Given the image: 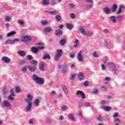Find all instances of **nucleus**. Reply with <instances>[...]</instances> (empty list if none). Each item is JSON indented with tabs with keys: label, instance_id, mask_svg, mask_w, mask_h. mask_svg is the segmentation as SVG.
I'll return each instance as SVG.
<instances>
[{
	"label": "nucleus",
	"instance_id": "1",
	"mask_svg": "<svg viewBox=\"0 0 125 125\" xmlns=\"http://www.w3.org/2000/svg\"><path fill=\"white\" fill-rule=\"evenodd\" d=\"M31 78L34 82L37 83V84L42 85L44 83V78L38 77L35 74H34Z\"/></svg>",
	"mask_w": 125,
	"mask_h": 125
},
{
	"label": "nucleus",
	"instance_id": "2",
	"mask_svg": "<svg viewBox=\"0 0 125 125\" xmlns=\"http://www.w3.org/2000/svg\"><path fill=\"white\" fill-rule=\"evenodd\" d=\"M62 54H63V50L62 49H57V53L55 55V61H59V59L62 56Z\"/></svg>",
	"mask_w": 125,
	"mask_h": 125
},
{
	"label": "nucleus",
	"instance_id": "3",
	"mask_svg": "<svg viewBox=\"0 0 125 125\" xmlns=\"http://www.w3.org/2000/svg\"><path fill=\"white\" fill-rule=\"evenodd\" d=\"M68 64H62L59 66L60 69H61L62 73H65L67 71V68H68Z\"/></svg>",
	"mask_w": 125,
	"mask_h": 125
},
{
	"label": "nucleus",
	"instance_id": "4",
	"mask_svg": "<svg viewBox=\"0 0 125 125\" xmlns=\"http://www.w3.org/2000/svg\"><path fill=\"white\" fill-rule=\"evenodd\" d=\"M34 99L33 96L31 94H28L27 96V98L25 99L26 102L32 103V100Z\"/></svg>",
	"mask_w": 125,
	"mask_h": 125
},
{
	"label": "nucleus",
	"instance_id": "5",
	"mask_svg": "<svg viewBox=\"0 0 125 125\" xmlns=\"http://www.w3.org/2000/svg\"><path fill=\"white\" fill-rule=\"evenodd\" d=\"M31 41L32 38L27 36L23 37L21 39V42H31Z\"/></svg>",
	"mask_w": 125,
	"mask_h": 125
},
{
	"label": "nucleus",
	"instance_id": "6",
	"mask_svg": "<svg viewBox=\"0 0 125 125\" xmlns=\"http://www.w3.org/2000/svg\"><path fill=\"white\" fill-rule=\"evenodd\" d=\"M43 31L44 33H51V32H53V29L50 26H46L44 28Z\"/></svg>",
	"mask_w": 125,
	"mask_h": 125
},
{
	"label": "nucleus",
	"instance_id": "7",
	"mask_svg": "<svg viewBox=\"0 0 125 125\" xmlns=\"http://www.w3.org/2000/svg\"><path fill=\"white\" fill-rule=\"evenodd\" d=\"M83 9H86L87 10H88V9H90L92 8V5L91 4H87L86 3H85L83 6Z\"/></svg>",
	"mask_w": 125,
	"mask_h": 125
},
{
	"label": "nucleus",
	"instance_id": "8",
	"mask_svg": "<svg viewBox=\"0 0 125 125\" xmlns=\"http://www.w3.org/2000/svg\"><path fill=\"white\" fill-rule=\"evenodd\" d=\"M3 105L4 107H9L10 108H11L12 107V105H11V104L8 101H4L3 102Z\"/></svg>",
	"mask_w": 125,
	"mask_h": 125
},
{
	"label": "nucleus",
	"instance_id": "9",
	"mask_svg": "<svg viewBox=\"0 0 125 125\" xmlns=\"http://www.w3.org/2000/svg\"><path fill=\"white\" fill-rule=\"evenodd\" d=\"M1 59L3 62L7 63V64H8V63H10V61H11V60L7 57H3Z\"/></svg>",
	"mask_w": 125,
	"mask_h": 125
},
{
	"label": "nucleus",
	"instance_id": "10",
	"mask_svg": "<svg viewBox=\"0 0 125 125\" xmlns=\"http://www.w3.org/2000/svg\"><path fill=\"white\" fill-rule=\"evenodd\" d=\"M32 109V103H27V106L25 108V112H29Z\"/></svg>",
	"mask_w": 125,
	"mask_h": 125
},
{
	"label": "nucleus",
	"instance_id": "11",
	"mask_svg": "<svg viewBox=\"0 0 125 125\" xmlns=\"http://www.w3.org/2000/svg\"><path fill=\"white\" fill-rule=\"evenodd\" d=\"M42 59L43 60H46V59L50 60V59H51L50 55L48 53L43 54L42 56Z\"/></svg>",
	"mask_w": 125,
	"mask_h": 125
},
{
	"label": "nucleus",
	"instance_id": "12",
	"mask_svg": "<svg viewBox=\"0 0 125 125\" xmlns=\"http://www.w3.org/2000/svg\"><path fill=\"white\" fill-rule=\"evenodd\" d=\"M26 67L30 72H34L36 70H37V66L26 65Z\"/></svg>",
	"mask_w": 125,
	"mask_h": 125
},
{
	"label": "nucleus",
	"instance_id": "13",
	"mask_svg": "<svg viewBox=\"0 0 125 125\" xmlns=\"http://www.w3.org/2000/svg\"><path fill=\"white\" fill-rule=\"evenodd\" d=\"M39 67L40 71H43L44 70V62H41L39 63Z\"/></svg>",
	"mask_w": 125,
	"mask_h": 125
},
{
	"label": "nucleus",
	"instance_id": "14",
	"mask_svg": "<svg viewBox=\"0 0 125 125\" xmlns=\"http://www.w3.org/2000/svg\"><path fill=\"white\" fill-rule=\"evenodd\" d=\"M119 117V113L118 112H116L113 115V118L114 119V122H121V120H120V119L119 118H118Z\"/></svg>",
	"mask_w": 125,
	"mask_h": 125
},
{
	"label": "nucleus",
	"instance_id": "15",
	"mask_svg": "<svg viewBox=\"0 0 125 125\" xmlns=\"http://www.w3.org/2000/svg\"><path fill=\"white\" fill-rule=\"evenodd\" d=\"M79 80L83 81L84 80V73L83 72H80L79 73Z\"/></svg>",
	"mask_w": 125,
	"mask_h": 125
},
{
	"label": "nucleus",
	"instance_id": "16",
	"mask_svg": "<svg viewBox=\"0 0 125 125\" xmlns=\"http://www.w3.org/2000/svg\"><path fill=\"white\" fill-rule=\"evenodd\" d=\"M2 93L4 95L5 94H7L8 93V88H7V86L6 85H4L3 87Z\"/></svg>",
	"mask_w": 125,
	"mask_h": 125
},
{
	"label": "nucleus",
	"instance_id": "17",
	"mask_svg": "<svg viewBox=\"0 0 125 125\" xmlns=\"http://www.w3.org/2000/svg\"><path fill=\"white\" fill-rule=\"evenodd\" d=\"M30 51L31 52H32L33 53H35V54H37V53H38V51H39V50H38V47L33 46L31 48Z\"/></svg>",
	"mask_w": 125,
	"mask_h": 125
},
{
	"label": "nucleus",
	"instance_id": "18",
	"mask_svg": "<svg viewBox=\"0 0 125 125\" xmlns=\"http://www.w3.org/2000/svg\"><path fill=\"white\" fill-rule=\"evenodd\" d=\"M68 119L70 120L71 121H73V122H76L77 121V119L74 117V115H73L72 113H69L68 115Z\"/></svg>",
	"mask_w": 125,
	"mask_h": 125
},
{
	"label": "nucleus",
	"instance_id": "19",
	"mask_svg": "<svg viewBox=\"0 0 125 125\" xmlns=\"http://www.w3.org/2000/svg\"><path fill=\"white\" fill-rule=\"evenodd\" d=\"M109 20L112 22V23H116V22H117V18L115 16H111L109 17Z\"/></svg>",
	"mask_w": 125,
	"mask_h": 125
},
{
	"label": "nucleus",
	"instance_id": "20",
	"mask_svg": "<svg viewBox=\"0 0 125 125\" xmlns=\"http://www.w3.org/2000/svg\"><path fill=\"white\" fill-rule=\"evenodd\" d=\"M18 53L21 57H25L26 56V53L24 51L20 50L18 52Z\"/></svg>",
	"mask_w": 125,
	"mask_h": 125
},
{
	"label": "nucleus",
	"instance_id": "21",
	"mask_svg": "<svg viewBox=\"0 0 125 125\" xmlns=\"http://www.w3.org/2000/svg\"><path fill=\"white\" fill-rule=\"evenodd\" d=\"M104 11L106 14H110L111 13V9L108 7H105L104 8Z\"/></svg>",
	"mask_w": 125,
	"mask_h": 125
},
{
	"label": "nucleus",
	"instance_id": "22",
	"mask_svg": "<svg viewBox=\"0 0 125 125\" xmlns=\"http://www.w3.org/2000/svg\"><path fill=\"white\" fill-rule=\"evenodd\" d=\"M45 12H47L48 13H50L51 14H52V15H56L58 14V11L56 10H53L52 11H45Z\"/></svg>",
	"mask_w": 125,
	"mask_h": 125
},
{
	"label": "nucleus",
	"instance_id": "23",
	"mask_svg": "<svg viewBox=\"0 0 125 125\" xmlns=\"http://www.w3.org/2000/svg\"><path fill=\"white\" fill-rule=\"evenodd\" d=\"M55 34L56 36H57L58 37H60L61 36H62V30L60 29H58L56 31Z\"/></svg>",
	"mask_w": 125,
	"mask_h": 125
},
{
	"label": "nucleus",
	"instance_id": "24",
	"mask_svg": "<svg viewBox=\"0 0 125 125\" xmlns=\"http://www.w3.org/2000/svg\"><path fill=\"white\" fill-rule=\"evenodd\" d=\"M42 5H48L49 4V0H42Z\"/></svg>",
	"mask_w": 125,
	"mask_h": 125
},
{
	"label": "nucleus",
	"instance_id": "25",
	"mask_svg": "<svg viewBox=\"0 0 125 125\" xmlns=\"http://www.w3.org/2000/svg\"><path fill=\"white\" fill-rule=\"evenodd\" d=\"M62 88L63 89L65 94L67 95L69 93V91H68V89H67V87H66V86L62 85Z\"/></svg>",
	"mask_w": 125,
	"mask_h": 125
},
{
	"label": "nucleus",
	"instance_id": "26",
	"mask_svg": "<svg viewBox=\"0 0 125 125\" xmlns=\"http://www.w3.org/2000/svg\"><path fill=\"white\" fill-rule=\"evenodd\" d=\"M40 102H41V101L39 99H36L34 101V103L36 106H38L40 105Z\"/></svg>",
	"mask_w": 125,
	"mask_h": 125
},
{
	"label": "nucleus",
	"instance_id": "27",
	"mask_svg": "<svg viewBox=\"0 0 125 125\" xmlns=\"http://www.w3.org/2000/svg\"><path fill=\"white\" fill-rule=\"evenodd\" d=\"M79 94L81 96L82 99H84V98H85V95L82 91H79Z\"/></svg>",
	"mask_w": 125,
	"mask_h": 125
},
{
	"label": "nucleus",
	"instance_id": "28",
	"mask_svg": "<svg viewBox=\"0 0 125 125\" xmlns=\"http://www.w3.org/2000/svg\"><path fill=\"white\" fill-rule=\"evenodd\" d=\"M65 27L68 29V30H72L73 29V25L70 23H66Z\"/></svg>",
	"mask_w": 125,
	"mask_h": 125
},
{
	"label": "nucleus",
	"instance_id": "29",
	"mask_svg": "<svg viewBox=\"0 0 125 125\" xmlns=\"http://www.w3.org/2000/svg\"><path fill=\"white\" fill-rule=\"evenodd\" d=\"M79 62H81V63H83V62H84V60L83 59V55H79Z\"/></svg>",
	"mask_w": 125,
	"mask_h": 125
},
{
	"label": "nucleus",
	"instance_id": "30",
	"mask_svg": "<svg viewBox=\"0 0 125 125\" xmlns=\"http://www.w3.org/2000/svg\"><path fill=\"white\" fill-rule=\"evenodd\" d=\"M79 31L83 34V35H85V33L86 32H85V30H84V29H83V27H80Z\"/></svg>",
	"mask_w": 125,
	"mask_h": 125
},
{
	"label": "nucleus",
	"instance_id": "31",
	"mask_svg": "<svg viewBox=\"0 0 125 125\" xmlns=\"http://www.w3.org/2000/svg\"><path fill=\"white\" fill-rule=\"evenodd\" d=\"M65 43H66V39H62L60 41L61 45H65Z\"/></svg>",
	"mask_w": 125,
	"mask_h": 125
},
{
	"label": "nucleus",
	"instance_id": "32",
	"mask_svg": "<svg viewBox=\"0 0 125 125\" xmlns=\"http://www.w3.org/2000/svg\"><path fill=\"white\" fill-rule=\"evenodd\" d=\"M123 16L122 15H118L117 16V19L118 20V21H119L120 22H121V21H123Z\"/></svg>",
	"mask_w": 125,
	"mask_h": 125
},
{
	"label": "nucleus",
	"instance_id": "33",
	"mask_svg": "<svg viewBox=\"0 0 125 125\" xmlns=\"http://www.w3.org/2000/svg\"><path fill=\"white\" fill-rule=\"evenodd\" d=\"M122 8H125V7H122V6H120L116 13V14H121V13H122Z\"/></svg>",
	"mask_w": 125,
	"mask_h": 125
},
{
	"label": "nucleus",
	"instance_id": "34",
	"mask_svg": "<svg viewBox=\"0 0 125 125\" xmlns=\"http://www.w3.org/2000/svg\"><path fill=\"white\" fill-rule=\"evenodd\" d=\"M107 65L108 66H109V67H110V68H115V67L116 66L115 63L111 62H108Z\"/></svg>",
	"mask_w": 125,
	"mask_h": 125
},
{
	"label": "nucleus",
	"instance_id": "35",
	"mask_svg": "<svg viewBox=\"0 0 125 125\" xmlns=\"http://www.w3.org/2000/svg\"><path fill=\"white\" fill-rule=\"evenodd\" d=\"M13 35H16V32L12 31L7 34V37H10V36H13Z\"/></svg>",
	"mask_w": 125,
	"mask_h": 125
},
{
	"label": "nucleus",
	"instance_id": "36",
	"mask_svg": "<svg viewBox=\"0 0 125 125\" xmlns=\"http://www.w3.org/2000/svg\"><path fill=\"white\" fill-rule=\"evenodd\" d=\"M5 44H13V43L12 42V40H6L5 42Z\"/></svg>",
	"mask_w": 125,
	"mask_h": 125
},
{
	"label": "nucleus",
	"instance_id": "37",
	"mask_svg": "<svg viewBox=\"0 0 125 125\" xmlns=\"http://www.w3.org/2000/svg\"><path fill=\"white\" fill-rule=\"evenodd\" d=\"M28 124L29 125H35V120L33 119H31L28 121Z\"/></svg>",
	"mask_w": 125,
	"mask_h": 125
},
{
	"label": "nucleus",
	"instance_id": "38",
	"mask_svg": "<svg viewBox=\"0 0 125 125\" xmlns=\"http://www.w3.org/2000/svg\"><path fill=\"white\" fill-rule=\"evenodd\" d=\"M97 120H98V121H99L100 122H102V121L104 120V118L101 117V116L100 115H99L97 118Z\"/></svg>",
	"mask_w": 125,
	"mask_h": 125
},
{
	"label": "nucleus",
	"instance_id": "39",
	"mask_svg": "<svg viewBox=\"0 0 125 125\" xmlns=\"http://www.w3.org/2000/svg\"><path fill=\"white\" fill-rule=\"evenodd\" d=\"M85 35L90 37V36H92V35H93V33H92V32L91 31H87L86 32H85Z\"/></svg>",
	"mask_w": 125,
	"mask_h": 125
},
{
	"label": "nucleus",
	"instance_id": "40",
	"mask_svg": "<svg viewBox=\"0 0 125 125\" xmlns=\"http://www.w3.org/2000/svg\"><path fill=\"white\" fill-rule=\"evenodd\" d=\"M84 1L85 3H87L88 4H90V3H92V2H93L92 0H84Z\"/></svg>",
	"mask_w": 125,
	"mask_h": 125
},
{
	"label": "nucleus",
	"instance_id": "41",
	"mask_svg": "<svg viewBox=\"0 0 125 125\" xmlns=\"http://www.w3.org/2000/svg\"><path fill=\"white\" fill-rule=\"evenodd\" d=\"M68 109V106L67 105H62L61 106V109L62 111H65V110H67Z\"/></svg>",
	"mask_w": 125,
	"mask_h": 125
},
{
	"label": "nucleus",
	"instance_id": "42",
	"mask_svg": "<svg viewBox=\"0 0 125 125\" xmlns=\"http://www.w3.org/2000/svg\"><path fill=\"white\" fill-rule=\"evenodd\" d=\"M69 9H74V8L76 7V6L75 5V4L72 3L69 4Z\"/></svg>",
	"mask_w": 125,
	"mask_h": 125
},
{
	"label": "nucleus",
	"instance_id": "43",
	"mask_svg": "<svg viewBox=\"0 0 125 125\" xmlns=\"http://www.w3.org/2000/svg\"><path fill=\"white\" fill-rule=\"evenodd\" d=\"M117 4H113L112 6V12H115L116 11V10L117 9Z\"/></svg>",
	"mask_w": 125,
	"mask_h": 125
},
{
	"label": "nucleus",
	"instance_id": "44",
	"mask_svg": "<svg viewBox=\"0 0 125 125\" xmlns=\"http://www.w3.org/2000/svg\"><path fill=\"white\" fill-rule=\"evenodd\" d=\"M14 96L15 95L11 94L8 97L9 100H14Z\"/></svg>",
	"mask_w": 125,
	"mask_h": 125
},
{
	"label": "nucleus",
	"instance_id": "45",
	"mask_svg": "<svg viewBox=\"0 0 125 125\" xmlns=\"http://www.w3.org/2000/svg\"><path fill=\"white\" fill-rule=\"evenodd\" d=\"M49 22L47 21H41L42 25H47V24H49Z\"/></svg>",
	"mask_w": 125,
	"mask_h": 125
},
{
	"label": "nucleus",
	"instance_id": "46",
	"mask_svg": "<svg viewBox=\"0 0 125 125\" xmlns=\"http://www.w3.org/2000/svg\"><path fill=\"white\" fill-rule=\"evenodd\" d=\"M104 109L105 111H110L112 108L110 106H104Z\"/></svg>",
	"mask_w": 125,
	"mask_h": 125
},
{
	"label": "nucleus",
	"instance_id": "47",
	"mask_svg": "<svg viewBox=\"0 0 125 125\" xmlns=\"http://www.w3.org/2000/svg\"><path fill=\"white\" fill-rule=\"evenodd\" d=\"M93 57H94V58H98V57H99V55L97 54L96 52H94Z\"/></svg>",
	"mask_w": 125,
	"mask_h": 125
},
{
	"label": "nucleus",
	"instance_id": "48",
	"mask_svg": "<svg viewBox=\"0 0 125 125\" xmlns=\"http://www.w3.org/2000/svg\"><path fill=\"white\" fill-rule=\"evenodd\" d=\"M15 91L17 93H19L21 91V89L19 87H16L15 88Z\"/></svg>",
	"mask_w": 125,
	"mask_h": 125
},
{
	"label": "nucleus",
	"instance_id": "49",
	"mask_svg": "<svg viewBox=\"0 0 125 125\" xmlns=\"http://www.w3.org/2000/svg\"><path fill=\"white\" fill-rule=\"evenodd\" d=\"M76 76H77V74H76L71 75L70 80H71V81H73V80H75V79H76Z\"/></svg>",
	"mask_w": 125,
	"mask_h": 125
},
{
	"label": "nucleus",
	"instance_id": "50",
	"mask_svg": "<svg viewBox=\"0 0 125 125\" xmlns=\"http://www.w3.org/2000/svg\"><path fill=\"white\" fill-rule=\"evenodd\" d=\"M27 69H28V67H27V65H25L22 67L21 71L22 72H26L27 71Z\"/></svg>",
	"mask_w": 125,
	"mask_h": 125
},
{
	"label": "nucleus",
	"instance_id": "51",
	"mask_svg": "<svg viewBox=\"0 0 125 125\" xmlns=\"http://www.w3.org/2000/svg\"><path fill=\"white\" fill-rule=\"evenodd\" d=\"M100 104H101V105H105V104H107V101L106 100L101 101L100 102Z\"/></svg>",
	"mask_w": 125,
	"mask_h": 125
},
{
	"label": "nucleus",
	"instance_id": "52",
	"mask_svg": "<svg viewBox=\"0 0 125 125\" xmlns=\"http://www.w3.org/2000/svg\"><path fill=\"white\" fill-rule=\"evenodd\" d=\"M26 63V60H21L20 61V64L21 65H23V64H25Z\"/></svg>",
	"mask_w": 125,
	"mask_h": 125
},
{
	"label": "nucleus",
	"instance_id": "53",
	"mask_svg": "<svg viewBox=\"0 0 125 125\" xmlns=\"http://www.w3.org/2000/svg\"><path fill=\"white\" fill-rule=\"evenodd\" d=\"M10 20H11V18L9 17H6L5 18V21H6V22H9Z\"/></svg>",
	"mask_w": 125,
	"mask_h": 125
},
{
	"label": "nucleus",
	"instance_id": "54",
	"mask_svg": "<svg viewBox=\"0 0 125 125\" xmlns=\"http://www.w3.org/2000/svg\"><path fill=\"white\" fill-rule=\"evenodd\" d=\"M56 19L57 21H59L61 20V17L59 15H56Z\"/></svg>",
	"mask_w": 125,
	"mask_h": 125
},
{
	"label": "nucleus",
	"instance_id": "55",
	"mask_svg": "<svg viewBox=\"0 0 125 125\" xmlns=\"http://www.w3.org/2000/svg\"><path fill=\"white\" fill-rule=\"evenodd\" d=\"M88 84H89V82L87 81H85L83 83V85H84V86H88Z\"/></svg>",
	"mask_w": 125,
	"mask_h": 125
},
{
	"label": "nucleus",
	"instance_id": "56",
	"mask_svg": "<svg viewBox=\"0 0 125 125\" xmlns=\"http://www.w3.org/2000/svg\"><path fill=\"white\" fill-rule=\"evenodd\" d=\"M101 68L103 71H105V70H106V66H105V65L102 64Z\"/></svg>",
	"mask_w": 125,
	"mask_h": 125
},
{
	"label": "nucleus",
	"instance_id": "57",
	"mask_svg": "<svg viewBox=\"0 0 125 125\" xmlns=\"http://www.w3.org/2000/svg\"><path fill=\"white\" fill-rule=\"evenodd\" d=\"M104 81H105V82H110V81H111V78L106 77L104 78Z\"/></svg>",
	"mask_w": 125,
	"mask_h": 125
},
{
	"label": "nucleus",
	"instance_id": "58",
	"mask_svg": "<svg viewBox=\"0 0 125 125\" xmlns=\"http://www.w3.org/2000/svg\"><path fill=\"white\" fill-rule=\"evenodd\" d=\"M18 23L20 24V25H21V26H23V25L25 24L22 20L19 21Z\"/></svg>",
	"mask_w": 125,
	"mask_h": 125
},
{
	"label": "nucleus",
	"instance_id": "59",
	"mask_svg": "<svg viewBox=\"0 0 125 125\" xmlns=\"http://www.w3.org/2000/svg\"><path fill=\"white\" fill-rule=\"evenodd\" d=\"M37 49L39 50H42V49H44V46H41L37 47Z\"/></svg>",
	"mask_w": 125,
	"mask_h": 125
},
{
	"label": "nucleus",
	"instance_id": "60",
	"mask_svg": "<svg viewBox=\"0 0 125 125\" xmlns=\"http://www.w3.org/2000/svg\"><path fill=\"white\" fill-rule=\"evenodd\" d=\"M113 71L114 74H117V73H119V70H118V69L115 67L113 68Z\"/></svg>",
	"mask_w": 125,
	"mask_h": 125
},
{
	"label": "nucleus",
	"instance_id": "61",
	"mask_svg": "<svg viewBox=\"0 0 125 125\" xmlns=\"http://www.w3.org/2000/svg\"><path fill=\"white\" fill-rule=\"evenodd\" d=\"M93 94H97L98 93V90L95 89L92 91Z\"/></svg>",
	"mask_w": 125,
	"mask_h": 125
},
{
	"label": "nucleus",
	"instance_id": "62",
	"mask_svg": "<svg viewBox=\"0 0 125 125\" xmlns=\"http://www.w3.org/2000/svg\"><path fill=\"white\" fill-rule=\"evenodd\" d=\"M31 63L35 65V64H38V62L35 60H32L31 61Z\"/></svg>",
	"mask_w": 125,
	"mask_h": 125
},
{
	"label": "nucleus",
	"instance_id": "63",
	"mask_svg": "<svg viewBox=\"0 0 125 125\" xmlns=\"http://www.w3.org/2000/svg\"><path fill=\"white\" fill-rule=\"evenodd\" d=\"M27 59L28 60H33V56L31 55H29L27 56Z\"/></svg>",
	"mask_w": 125,
	"mask_h": 125
},
{
	"label": "nucleus",
	"instance_id": "64",
	"mask_svg": "<svg viewBox=\"0 0 125 125\" xmlns=\"http://www.w3.org/2000/svg\"><path fill=\"white\" fill-rule=\"evenodd\" d=\"M18 41H19V39L16 38V39H14L13 40H12V42L13 43H14V42H18Z\"/></svg>",
	"mask_w": 125,
	"mask_h": 125
}]
</instances>
